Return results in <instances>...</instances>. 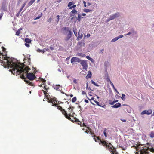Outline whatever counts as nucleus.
Here are the masks:
<instances>
[{"label": "nucleus", "mask_w": 154, "mask_h": 154, "mask_svg": "<svg viewBox=\"0 0 154 154\" xmlns=\"http://www.w3.org/2000/svg\"><path fill=\"white\" fill-rule=\"evenodd\" d=\"M61 31L63 32V33L66 34L67 33V32H68L69 33V31H71L69 30V28L66 27L62 28Z\"/></svg>", "instance_id": "nucleus-9"}, {"label": "nucleus", "mask_w": 154, "mask_h": 154, "mask_svg": "<svg viewBox=\"0 0 154 154\" xmlns=\"http://www.w3.org/2000/svg\"><path fill=\"white\" fill-rule=\"evenodd\" d=\"M149 137L152 138H154V132L152 131L149 134Z\"/></svg>", "instance_id": "nucleus-16"}, {"label": "nucleus", "mask_w": 154, "mask_h": 154, "mask_svg": "<svg viewBox=\"0 0 154 154\" xmlns=\"http://www.w3.org/2000/svg\"><path fill=\"white\" fill-rule=\"evenodd\" d=\"M59 15H57V19L56 20V21L57 22H58L59 20Z\"/></svg>", "instance_id": "nucleus-47"}, {"label": "nucleus", "mask_w": 154, "mask_h": 154, "mask_svg": "<svg viewBox=\"0 0 154 154\" xmlns=\"http://www.w3.org/2000/svg\"><path fill=\"white\" fill-rule=\"evenodd\" d=\"M76 29H73V32H74V34L75 35L77 36V32H76Z\"/></svg>", "instance_id": "nucleus-39"}, {"label": "nucleus", "mask_w": 154, "mask_h": 154, "mask_svg": "<svg viewBox=\"0 0 154 154\" xmlns=\"http://www.w3.org/2000/svg\"><path fill=\"white\" fill-rule=\"evenodd\" d=\"M113 106H121V104L119 103H116V104H115V105H114Z\"/></svg>", "instance_id": "nucleus-50"}, {"label": "nucleus", "mask_w": 154, "mask_h": 154, "mask_svg": "<svg viewBox=\"0 0 154 154\" xmlns=\"http://www.w3.org/2000/svg\"><path fill=\"white\" fill-rule=\"evenodd\" d=\"M106 80L107 82H109L110 83V81H111L109 79V77L107 78H106Z\"/></svg>", "instance_id": "nucleus-49"}, {"label": "nucleus", "mask_w": 154, "mask_h": 154, "mask_svg": "<svg viewBox=\"0 0 154 154\" xmlns=\"http://www.w3.org/2000/svg\"><path fill=\"white\" fill-rule=\"evenodd\" d=\"M83 4H84V6L85 7H86V3L85 1L83 2Z\"/></svg>", "instance_id": "nucleus-59"}, {"label": "nucleus", "mask_w": 154, "mask_h": 154, "mask_svg": "<svg viewBox=\"0 0 154 154\" xmlns=\"http://www.w3.org/2000/svg\"><path fill=\"white\" fill-rule=\"evenodd\" d=\"M150 152L154 153V147H151L150 148L149 147L143 148L140 150V154H150Z\"/></svg>", "instance_id": "nucleus-3"}, {"label": "nucleus", "mask_w": 154, "mask_h": 154, "mask_svg": "<svg viewBox=\"0 0 154 154\" xmlns=\"http://www.w3.org/2000/svg\"><path fill=\"white\" fill-rule=\"evenodd\" d=\"M81 61V60L79 58L74 57L72 58L71 60V63H72L74 62H79Z\"/></svg>", "instance_id": "nucleus-6"}, {"label": "nucleus", "mask_w": 154, "mask_h": 154, "mask_svg": "<svg viewBox=\"0 0 154 154\" xmlns=\"http://www.w3.org/2000/svg\"><path fill=\"white\" fill-rule=\"evenodd\" d=\"M114 90L116 91V92L118 94H119V92L117 90V89L116 88V89H114Z\"/></svg>", "instance_id": "nucleus-63"}, {"label": "nucleus", "mask_w": 154, "mask_h": 154, "mask_svg": "<svg viewBox=\"0 0 154 154\" xmlns=\"http://www.w3.org/2000/svg\"><path fill=\"white\" fill-rule=\"evenodd\" d=\"M77 55L78 56H81L83 57L85 56V54L82 53H78L77 54Z\"/></svg>", "instance_id": "nucleus-28"}, {"label": "nucleus", "mask_w": 154, "mask_h": 154, "mask_svg": "<svg viewBox=\"0 0 154 154\" xmlns=\"http://www.w3.org/2000/svg\"><path fill=\"white\" fill-rule=\"evenodd\" d=\"M115 18L118 17L119 16V13H116L115 14H113Z\"/></svg>", "instance_id": "nucleus-31"}, {"label": "nucleus", "mask_w": 154, "mask_h": 154, "mask_svg": "<svg viewBox=\"0 0 154 154\" xmlns=\"http://www.w3.org/2000/svg\"><path fill=\"white\" fill-rule=\"evenodd\" d=\"M25 45L26 47H29V45L28 43H25Z\"/></svg>", "instance_id": "nucleus-52"}, {"label": "nucleus", "mask_w": 154, "mask_h": 154, "mask_svg": "<svg viewBox=\"0 0 154 154\" xmlns=\"http://www.w3.org/2000/svg\"><path fill=\"white\" fill-rule=\"evenodd\" d=\"M76 100V97H74L72 99V102L74 103L75 102Z\"/></svg>", "instance_id": "nucleus-38"}, {"label": "nucleus", "mask_w": 154, "mask_h": 154, "mask_svg": "<svg viewBox=\"0 0 154 154\" xmlns=\"http://www.w3.org/2000/svg\"><path fill=\"white\" fill-rule=\"evenodd\" d=\"M86 58L91 61V62H93L94 61V60L93 59L91 58L89 56H87L86 57Z\"/></svg>", "instance_id": "nucleus-22"}, {"label": "nucleus", "mask_w": 154, "mask_h": 154, "mask_svg": "<svg viewBox=\"0 0 154 154\" xmlns=\"http://www.w3.org/2000/svg\"><path fill=\"white\" fill-rule=\"evenodd\" d=\"M72 32L71 31H69V33L67 34V36L65 38L64 40L66 41H68L71 38L72 36Z\"/></svg>", "instance_id": "nucleus-11"}, {"label": "nucleus", "mask_w": 154, "mask_h": 154, "mask_svg": "<svg viewBox=\"0 0 154 154\" xmlns=\"http://www.w3.org/2000/svg\"><path fill=\"white\" fill-rule=\"evenodd\" d=\"M7 10V6L5 4H3L1 9L2 11V12L3 11H6Z\"/></svg>", "instance_id": "nucleus-12"}, {"label": "nucleus", "mask_w": 154, "mask_h": 154, "mask_svg": "<svg viewBox=\"0 0 154 154\" xmlns=\"http://www.w3.org/2000/svg\"><path fill=\"white\" fill-rule=\"evenodd\" d=\"M118 100H116L115 101H109V104L111 105H113L116 102H118Z\"/></svg>", "instance_id": "nucleus-18"}, {"label": "nucleus", "mask_w": 154, "mask_h": 154, "mask_svg": "<svg viewBox=\"0 0 154 154\" xmlns=\"http://www.w3.org/2000/svg\"><path fill=\"white\" fill-rule=\"evenodd\" d=\"M75 18H77V17H76V16H75V17H72L71 18V19L72 20H73V19H74Z\"/></svg>", "instance_id": "nucleus-61"}, {"label": "nucleus", "mask_w": 154, "mask_h": 154, "mask_svg": "<svg viewBox=\"0 0 154 154\" xmlns=\"http://www.w3.org/2000/svg\"><path fill=\"white\" fill-rule=\"evenodd\" d=\"M115 18L118 17L119 16V13H116L115 14H113Z\"/></svg>", "instance_id": "nucleus-30"}, {"label": "nucleus", "mask_w": 154, "mask_h": 154, "mask_svg": "<svg viewBox=\"0 0 154 154\" xmlns=\"http://www.w3.org/2000/svg\"><path fill=\"white\" fill-rule=\"evenodd\" d=\"M37 51L38 52H43V53H44L45 52V50L44 49L42 50H41L39 49H38L37 50Z\"/></svg>", "instance_id": "nucleus-29"}, {"label": "nucleus", "mask_w": 154, "mask_h": 154, "mask_svg": "<svg viewBox=\"0 0 154 154\" xmlns=\"http://www.w3.org/2000/svg\"><path fill=\"white\" fill-rule=\"evenodd\" d=\"M83 32L82 30H80L78 32V36L77 37V40H79L80 39H81L83 37Z\"/></svg>", "instance_id": "nucleus-10"}, {"label": "nucleus", "mask_w": 154, "mask_h": 154, "mask_svg": "<svg viewBox=\"0 0 154 154\" xmlns=\"http://www.w3.org/2000/svg\"><path fill=\"white\" fill-rule=\"evenodd\" d=\"M52 20V19L51 18H49L47 20V22H51Z\"/></svg>", "instance_id": "nucleus-58"}, {"label": "nucleus", "mask_w": 154, "mask_h": 154, "mask_svg": "<svg viewBox=\"0 0 154 154\" xmlns=\"http://www.w3.org/2000/svg\"><path fill=\"white\" fill-rule=\"evenodd\" d=\"M136 34V32L134 30H131L130 31L128 32L127 34H124L125 36L131 35V36H133Z\"/></svg>", "instance_id": "nucleus-8"}, {"label": "nucleus", "mask_w": 154, "mask_h": 154, "mask_svg": "<svg viewBox=\"0 0 154 154\" xmlns=\"http://www.w3.org/2000/svg\"><path fill=\"white\" fill-rule=\"evenodd\" d=\"M57 109L59 110H60L61 112H62L64 115L69 120H70L72 122H79L80 121L75 117H74L73 116V113L72 114L71 113H69V114L68 115L67 113L66 112V111H65L64 109H62V106H57Z\"/></svg>", "instance_id": "nucleus-2"}, {"label": "nucleus", "mask_w": 154, "mask_h": 154, "mask_svg": "<svg viewBox=\"0 0 154 154\" xmlns=\"http://www.w3.org/2000/svg\"><path fill=\"white\" fill-rule=\"evenodd\" d=\"M86 94V92L85 91H82V94L84 95V94Z\"/></svg>", "instance_id": "nucleus-62"}, {"label": "nucleus", "mask_w": 154, "mask_h": 154, "mask_svg": "<svg viewBox=\"0 0 154 154\" xmlns=\"http://www.w3.org/2000/svg\"><path fill=\"white\" fill-rule=\"evenodd\" d=\"M36 0H31L28 3V6H29L32 5Z\"/></svg>", "instance_id": "nucleus-17"}, {"label": "nucleus", "mask_w": 154, "mask_h": 154, "mask_svg": "<svg viewBox=\"0 0 154 154\" xmlns=\"http://www.w3.org/2000/svg\"><path fill=\"white\" fill-rule=\"evenodd\" d=\"M104 49H101L100 51V53L103 54V53Z\"/></svg>", "instance_id": "nucleus-57"}, {"label": "nucleus", "mask_w": 154, "mask_h": 154, "mask_svg": "<svg viewBox=\"0 0 154 154\" xmlns=\"http://www.w3.org/2000/svg\"><path fill=\"white\" fill-rule=\"evenodd\" d=\"M152 113V111L151 109H149L148 110H145L142 111L141 114V115L147 114L150 115Z\"/></svg>", "instance_id": "nucleus-7"}, {"label": "nucleus", "mask_w": 154, "mask_h": 154, "mask_svg": "<svg viewBox=\"0 0 154 154\" xmlns=\"http://www.w3.org/2000/svg\"><path fill=\"white\" fill-rule=\"evenodd\" d=\"M80 64L83 67V69L86 70L88 68V65L87 64L86 61L85 60H81Z\"/></svg>", "instance_id": "nucleus-5"}, {"label": "nucleus", "mask_w": 154, "mask_h": 154, "mask_svg": "<svg viewBox=\"0 0 154 154\" xmlns=\"http://www.w3.org/2000/svg\"><path fill=\"white\" fill-rule=\"evenodd\" d=\"M106 128H105V130L104 131L103 133H104V136L106 137H107V134L106 132Z\"/></svg>", "instance_id": "nucleus-46"}, {"label": "nucleus", "mask_w": 154, "mask_h": 154, "mask_svg": "<svg viewBox=\"0 0 154 154\" xmlns=\"http://www.w3.org/2000/svg\"><path fill=\"white\" fill-rule=\"evenodd\" d=\"M111 20V19H110V17H109V18H108L107 19V22H108Z\"/></svg>", "instance_id": "nucleus-60"}, {"label": "nucleus", "mask_w": 154, "mask_h": 154, "mask_svg": "<svg viewBox=\"0 0 154 154\" xmlns=\"http://www.w3.org/2000/svg\"><path fill=\"white\" fill-rule=\"evenodd\" d=\"M125 94H122V97H121V98L123 100H125Z\"/></svg>", "instance_id": "nucleus-40"}, {"label": "nucleus", "mask_w": 154, "mask_h": 154, "mask_svg": "<svg viewBox=\"0 0 154 154\" xmlns=\"http://www.w3.org/2000/svg\"><path fill=\"white\" fill-rule=\"evenodd\" d=\"M74 4H75L74 2L73 1L70 2H69V3L68 4V6L69 7H70V6H71V5H74Z\"/></svg>", "instance_id": "nucleus-25"}, {"label": "nucleus", "mask_w": 154, "mask_h": 154, "mask_svg": "<svg viewBox=\"0 0 154 154\" xmlns=\"http://www.w3.org/2000/svg\"><path fill=\"white\" fill-rule=\"evenodd\" d=\"M26 2H25L24 4H23L20 10V12H21L22 11V10L24 8V7H25V6L26 5Z\"/></svg>", "instance_id": "nucleus-26"}, {"label": "nucleus", "mask_w": 154, "mask_h": 154, "mask_svg": "<svg viewBox=\"0 0 154 154\" xmlns=\"http://www.w3.org/2000/svg\"><path fill=\"white\" fill-rule=\"evenodd\" d=\"M73 106H69V107L68 108L69 109V112H71L70 113H71V112L72 111V110L73 109Z\"/></svg>", "instance_id": "nucleus-21"}, {"label": "nucleus", "mask_w": 154, "mask_h": 154, "mask_svg": "<svg viewBox=\"0 0 154 154\" xmlns=\"http://www.w3.org/2000/svg\"><path fill=\"white\" fill-rule=\"evenodd\" d=\"M44 87L45 89L46 90V91H45V92L44 90L43 91L45 95H47V94H48L47 93V92H48L47 90L49 89V88H46L45 86H44Z\"/></svg>", "instance_id": "nucleus-19"}, {"label": "nucleus", "mask_w": 154, "mask_h": 154, "mask_svg": "<svg viewBox=\"0 0 154 154\" xmlns=\"http://www.w3.org/2000/svg\"><path fill=\"white\" fill-rule=\"evenodd\" d=\"M110 17L111 19V20H113L115 18V17H114V15L113 14L112 15L110 16Z\"/></svg>", "instance_id": "nucleus-43"}, {"label": "nucleus", "mask_w": 154, "mask_h": 154, "mask_svg": "<svg viewBox=\"0 0 154 154\" xmlns=\"http://www.w3.org/2000/svg\"><path fill=\"white\" fill-rule=\"evenodd\" d=\"M91 82L94 85L96 86H99V85L97 83H95V82L93 81V80H91Z\"/></svg>", "instance_id": "nucleus-32"}, {"label": "nucleus", "mask_w": 154, "mask_h": 154, "mask_svg": "<svg viewBox=\"0 0 154 154\" xmlns=\"http://www.w3.org/2000/svg\"><path fill=\"white\" fill-rule=\"evenodd\" d=\"M20 33V30H18V31L16 32V35H19Z\"/></svg>", "instance_id": "nucleus-41"}, {"label": "nucleus", "mask_w": 154, "mask_h": 154, "mask_svg": "<svg viewBox=\"0 0 154 154\" xmlns=\"http://www.w3.org/2000/svg\"><path fill=\"white\" fill-rule=\"evenodd\" d=\"M47 99L48 102L52 103V106H57L60 103H61L60 102L56 100V98L55 97L53 98L50 97L48 98L47 97Z\"/></svg>", "instance_id": "nucleus-4"}, {"label": "nucleus", "mask_w": 154, "mask_h": 154, "mask_svg": "<svg viewBox=\"0 0 154 154\" xmlns=\"http://www.w3.org/2000/svg\"><path fill=\"white\" fill-rule=\"evenodd\" d=\"M44 49H45V51H47L49 52L50 51V49L49 48H44Z\"/></svg>", "instance_id": "nucleus-54"}, {"label": "nucleus", "mask_w": 154, "mask_h": 154, "mask_svg": "<svg viewBox=\"0 0 154 154\" xmlns=\"http://www.w3.org/2000/svg\"><path fill=\"white\" fill-rule=\"evenodd\" d=\"M25 41L26 42V43H29L31 42V40L27 38L25 39Z\"/></svg>", "instance_id": "nucleus-27"}, {"label": "nucleus", "mask_w": 154, "mask_h": 154, "mask_svg": "<svg viewBox=\"0 0 154 154\" xmlns=\"http://www.w3.org/2000/svg\"><path fill=\"white\" fill-rule=\"evenodd\" d=\"M91 128L88 127H87L86 128V129H85V133H86L87 134L89 133H91Z\"/></svg>", "instance_id": "nucleus-13"}, {"label": "nucleus", "mask_w": 154, "mask_h": 154, "mask_svg": "<svg viewBox=\"0 0 154 154\" xmlns=\"http://www.w3.org/2000/svg\"><path fill=\"white\" fill-rule=\"evenodd\" d=\"M2 51L3 52H5V50H6V48H5L4 47H2Z\"/></svg>", "instance_id": "nucleus-56"}, {"label": "nucleus", "mask_w": 154, "mask_h": 154, "mask_svg": "<svg viewBox=\"0 0 154 154\" xmlns=\"http://www.w3.org/2000/svg\"><path fill=\"white\" fill-rule=\"evenodd\" d=\"M81 15L79 14H78V18H77V20H78L79 21H80L81 20Z\"/></svg>", "instance_id": "nucleus-35"}, {"label": "nucleus", "mask_w": 154, "mask_h": 154, "mask_svg": "<svg viewBox=\"0 0 154 154\" xmlns=\"http://www.w3.org/2000/svg\"><path fill=\"white\" fill-rule=\"evenodd\" d=\"M50 49L51 50H53L54 49V48L52 47V46H51L50 47Z\"/></svg>", "instance_id": "nucleus-64"}, {"label": "nucleus", "mask_w": 154, "mask_h": 154, "mask_svg": "<svg viewBox=\"0 0 154 154\" xmlns=\"http://www.w3.org/2000/svg\"><path fill=\"white\" fill-rule=\"evenodd\" d=\"M76 5H74L72 6H70V7H69V9H72V8H74L76 7Z\"/></svg>", "instance_id": "nucleus-36"}, {"label": "nucleus", "mask_w": 154, "mask_h": 154, "mask_svg": "<svg viewBox=\"0 0 154 154\" xmlns=\"http://www.w3.org/2000/svg\"><path fill=\"white\" fill-rule=\"evenodd\" d=\"M109 76L108 73V72L106 70L105 72V78L109 77Z\"/></svg>", "instance_id": "nucleus-20"}, {"label": "nucleus", "mask_w": 154, "mask_h": 154, "mask_svg": "<svg viewBox=\"0 0 154 154\" xmlns=\"http://www.w3.org/2000/svg\"><path fill=\"white\" fill-rule=\"evenodd\" d=\"M84 11L86 13H88L92 11V10L88 9H85L84 10Z\"/></svg>", "instance_id": "nucleus-23"}, {"label": "nucleus", "mask_w": 154, "mask_h": 154, "mask_svg": "<svg viewBox=\"0 0 154 154\" xmlns=\"http://www.w3.org/2000/svg\"><path fill=\"white\" fill-rule=\"evenodd\" d=\"M72 79L73 80V82L74 83H75V84H76L77 83V80L75 78H73Z\"/></svg>", "instance_id": "nucleus-44"}, {"label": "nucleus", "mask_w": 154, "mask_h": 154, "mask_svg": "<svg viewBox=\"0 0 154 154\" xmlns=\"http://www.w3.org/2000/svg\"><path fill=\"white\" fill-rule=\"evenodd\" d=\"M4 14V13L3 12H2L0 14V20L1 19V18H2V16Z\"/></svg>", "instance_id": "nucleus-51"}, {"label": "nucleus", "mask_w": 154, "mask_h": 154, "mask_svg": "<svg viewBox=\"0 0 154 154\" xmlns=\"http://www.w3.org/2000/svg\"><path fill=\"white\" fill-rule=\"evenodd\" d=\"M54 88L57 90H59L60 91H61V90H60V85H56L55 86H54Z\"/></svg>", "instance_id": "nucleus-14"}, {"label": "nucleus", "mask_w": 154, "mask_h": 154, "mask_svg": "<svg viewBox=\"0 0 154 154\" xmlns=\"http://www.w3.org/2000/svg\"><path fill=\"white\" fill-rule=\"evenodd\" d=\"M21 12H20V11L19 10V12H18V13L17 14V15H16V16L18 17H19V15L20 14V13Z\"/></svg>", "instance_id": "nucleus-53"}, {"label": "nucleus", "mask_w": 154, "mask_h": 154, "mask_svg": "<svg viewBox=\"0 0 154 154\" xmlns=\"http://www.w3.org/2000/svg\"><path fill=\"white\" fill-rule=\"evenodd\" d=\"M77 13V11L75 9H73L71 12V13H72V14H76Z\"/></svg>", "instance_id": "nucleus-33"}, {"label": "nucleus", "mask_w": 154, "mask_h": 154, "mask_svg": "<svg viewBox=\"0 0 154 154\" xmlns=\"http://www.w3.org/2000/svg\"><path fill=\"white\" fill-rule=\"evenodd\" d=\"M143 99L144 101H145L146 102H147V101L148 100V99L146 98H145L144 99L143 98Z\"/></svg>", "instance_id": "nucleus-55"}, {"label": "nucleus", "mask_w": 154, "mask_h": 154, "mask_svg": "<svg viewBox=\"0 0 154 154\" xmlns=\"http://www.w3.org/2000/svg\"><path fill=\"white\" fill-rule=\"evenodd\" d=\"M2 59L5 60L6 61L0 60V63H4V67H7L9 69V71L11 72L13 75L16 73L18 74L21 75L20 78L24 79V82L27 84L32 85V83L28 80L26 79V77L29 80L32 81L34 80L36 77L33 73H28L31 69L26 66L23 63L18 62L17 60L12 59L10 57H3Z\"/></svg>", "instance_id": "nucleus-1"}, {"label": "nucleus", "mask_w": 154, "mask_h": 154, "mask_svg": "<svg viewBox=\"0 0 154 154\" xmlns=\"http://www.w3.org/2000/svg\"><path fill=\"white\" fill-rule=\"evenodd\" d=\"M123 36H124L123 35H120L119 36L117 37V38L118 39H119V38H122L123 37Z\"/></svg>", "instance_id": "nucleus-48"}, {"label": "nucleus", "mask_w": 154, "mask_h": 154, "mask_svg": "<svg viewBox=\"0 0 154 154\" xmlns=\"http://www.w3.org/2000/svg\"><path fill=\"white\" fill-rule=\"evenodd\" d=\"M42 16V14H41V16H38L35 18L34 19V20H36L39 19Z\"/></svg>", "instance_id": "nucleus-42"}, {"label": "nucleus", "mask_w": 154, "mask_h": 154, "mask_svg": "<svg viewBox=\"0 0 154 154\" xmlns=\"http://www.w3.org/2000/svg\"><path fill=\"white\" fill-rule=\"evenodd\" d=\"M78 124L79 125L81 126V127H82V126H84V127H86V125L84 123H82V122H80V123H79V122H78Z\"/></svg>", "instance_id": "nucleus-24"}, {"label": "nucleus", "mask_w": 154, "mask_h": 154, "mask_svg": "<svg viewBox=\"0 0 154 154\" xmlns=\"http://www.w3.org/2000/svg\"><path fill=\"white\" fill-rule=\"evenodd\" d=\"M110 83L111 84V85H112V87L114 89V90L116 89V88H115V86H114V85L113 83H112V82L111 81H110Z\"/></svg>", "instance_id": "nucleus-45"}, {"label": "nucleus", "mask_w": 154, "mask_h": 154, "mask_svg": "<svg viewBox=\"0 0 154 154\" xmlns=\"http://www.w3.org/2000/svg\"><path fill=\"white\" fill-rule=\"evenodd\" d=\"M92 75V73L90 71H89L88 72V74L86 76L87 78H91Z\"/></svg>", "instance_id": "nucleus-15"}, {"label": "nucleus", "mask_w": 154, "mask_h": 154, "mask_svg": "<svg viewBox=\"0 0 154 154\" xmlns=\"http://www.w3.org/2000/svg\"><path fill=\"white\" fill-rule=\"evenodd\" d=\"M84 35V39H85V37L86 36H87L88 38L91 35L90 34H89V33L87 34V35H86L85 34Z\"/></svg>", "instance_id": "nucleus-37"}, {"label": "nucleus", "mask_w": 154, "mask_h": 154, "mask_svg": "<svg viewBox=\"0 0 154 154\" xmlns=\"http://www.w3.org/2000/svg\"><path fill=\"white\" fill-rule=\"evenodd\" d=\"M118 40L117 38L116 37H115L114 38L112 39L111 41V42H115Z\"/></svg>", "instance_id": "nucleus-34"}]
</instances>
